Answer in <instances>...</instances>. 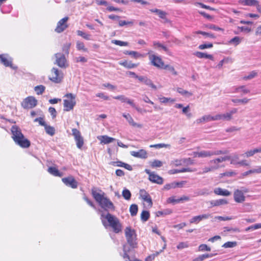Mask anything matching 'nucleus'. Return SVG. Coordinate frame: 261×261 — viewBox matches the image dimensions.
Masks as SVG:
<instances>
[{"label": "nucleus", "instance_id": "774afa93", "mask_svg": "<svg viewBox=\"0 0 261 261\" xmlns=\"http://www.w3.org/2000/svg\"><path fill=\"white\" fill-rule=\"evenodd\" d=\"M239 159V155L238 154H234L232 158L231 157V159H230V160H231L230 164H233V165L238 164L237 163L238 162H237V161Z\"/></svg>", "mask_w": 261, "mask_h": 261}, {"label": "nucleus", "instance_id": "f257e3e1", "mask_svg": "<svg viewBox=\"0 0 261 261\" xmlns=\"http://www.w3.org/2000/svg\"><path fill=\"white\" fill-rule=\"evenodd\" d=\"M101 219L102 223L105 228H107L108 226L111 227L113 231L116 233L122 231V225L119 219L116 216L108 213L106 215L102 214Z\"/></svg>", "mask_w": 261, "mask_h": 261}, {"label": "nucleus", "instance_id": "f8f14e48", "mask_svg": "<svg viewBox=\"0 0 261 261\" xmlns=\"http://www.w3.org/2000/svg\"><path fill=\"white\" fill-rule=\"evenodd\" d=\"M62 180L66 186L72 189H75L77 187L78 182L72 176L63 178Z\"/></svg>", "mask_w": 261, "mask_h": 261}, {"label": "nucleus", "instance_id": "37998d69", "mask_svg": "<svg viewBox=\"0 0 261 261\" xmlns=\"http://www.w3.org/2000/svg\"><path fill=\"white\" fill-rule=\"evenodd\" d=\"M76 32H77V34L79 36H80L82 37L83 38H84L86 40H90V36H91L90 35L87 34L85 33H84L83 31H80V30L77 31Z\"/></svg>", "mask_w": 261, "mask_h": 261}, {"label": "nucleus", "instance_id": "f3484780", "mask_svg": "<svg viewBox=\"0 0 261 261\" xmlns=\"http://www.w3.org/2000/svg\"><path fill=\"white\" fill-rule=\"evenodd\" d=\"M210 216H211V215L209 214H203L201 215L194 216L190 220V223H197L203 219H208Z\"/></svg>", "mask_w": 261, "mask_h": 261}, {"label": "nucleus", "instance_id": "7c9ffc66", "mask_svg": "<svg viewBox=\"0 0 261 261\" xmlns=\"http://www.w3.org/2000/svg\"><path fill=\"white\" fill-rule=\"evenodd\" d=\"M150 217L149 212L147 211H143L141 214V219L143 222L147 221Z\"/></svg>", "mask_w": 261, "mask_h": 261}, {"label": "nucleus", "instance_id": "b1692460", "mask_svg": "<svg viewBox=\"0 0 261 261\" xmlns=\"http://www.w3.org/2000/svg\"><path fill=\"white\" fill-rule=\"evenodd\" d=\"M98 139L101 141V143L105 144L110 143L115 140V138L110 137L107 135L100 136Z\"/></svg>", "mask_w": 261, "mask_h": 261}, {"label": "nucleus", "instance_id": "a18cd8bd", "mask_svg": "<svg viewBox=\"0 0 261 261\" xmlns=\"http://www.w3.org/2000/svg\"><path fill=\"white\" fill-rule=\"evenodd\" d=\"M195 193L198 196L208 195L209 194L208 190L206 188L198 190L196 191Z\"/></svg>", "mask_w": 261, "mask_h": 261}, {"label": "nucleus", "instance_id": "052dcab7", "mask_svg": "<svg viewBox=\"0 0 261 261\" xmlns=\"http://www.w3.org/2000/svg\"><path fill=\"white\" fill-rule=\"evenodd\" d=\"M236 173L235 172L232 171H226L225 172H224L223 173L221 174V176H228V177H231L234 175H236Z\"/></svg>", "mask_w": 261, "mask_h": 261}, {"label": "nucleus", "instance_id": "ea45409f", "mask_svg": "<svg viewBox=\"0 0 261 261\" xmlns=\"http://www.w3.org/2000/svg\"><path fill=\"white\" fill-rule=\"evenodd\" d=\"M163 165V163L160 160H154L150 162V166L152 168L161 167Z\"/></svg>", "mask_w": 261, "mask_h": 261}, {"label": "nucleus", "instance_id": "7ed1b4c3", "mask_svg": "<svg viewBox=\"0 0 261 261\" xmlns=\"http://www.w3.org/2000/svg\"><path fill=\"white\" fill-rule=\"evenodd\" d=\"M125 236L127 243L130 247L133 248L137 247V234L135 230L130 227H126L124 230Z\"/></svg>", "mask_w": 261, "mask_h": 261}, {"label": "nucleus", "instance_id": "dca6fc26", "mask_svg": "<svg viewBox=\"0 0 261 261\" xmlns=\"http://www.w3.org/2000/svg\"><path fill=\"white\" fill-rule=\"evenodd\" d=\"M130 154L134 157L140 159H146L147 158V153L144 149H140L138 151H130Z\"/></svg>", "mask_w": 261, "mask_h": 261}, {"label": "nucleus", "instance_id": "603ef678", "mask_svg": "<svg viewBox=\"0 0 261 261\" xmlns=\"http://www.w3.org/2000/svg\"><path fill=\"white\" fill-rule=\"evenodd\" d=\"M213 155H217L219 154H226L229 153V151L227 150H215L212 151Z\"/></svg>", "mask_w": 261, "mask_h": 261}, {"label": "nucleus", "instance_id": "c85d7f7f", "mask_svg": "<svg viewBox=\"0 0 261 261\" xmlns=\"http://www.w3.org/2000/svg\"><path fill=\"white\" fill-rule=\"evenodd\" d=\"M138 211V206L136 204H132L129 207V212L133 217L137 215Z\"/></svg>", "mask_w": 261, "mask_h": 261}, {"label": "nucleus", "instance_id": "79ce46f5", "mask_svg": "<svg viewBox=\"0 0 261 261\" xmlns=\"http://www.w3.org/2000/svg\"><path fill=\"white\" fill-rule=\"evenodd\" d=\"M261 228V223H257L254 225L250 226L245 229L246 231L253 230Z\"/></svg>", "mask_w": 261, "mask_h": 261}, {"label": "nucleus", "instance_id": "4d7b16f0", "mask_svg": "<svg viewBox=\"0 0 261 261\" xmlns=\"http://www.w3.org/2000/svg\"><path fill=\"white\" fill-rule=\"evenodd\" d=\"M169 145L166 144L164 143H160V144H156L153 145H150V148H161L163 147H167V146H169Z\"/></svg>", "mask_w": 261, "mask_h": 261}, {"label": "nucleus", "instance_id": "ddd939ff", "mask_svg": "<svg viewBox=\"0 0 261 261\" xmlns=\"http://www.w3.org/2000/svg\"><path fill=\"white\" fill-rule=\"evenodd\" d=\"M68 19V17H65L61 19L57 23L55 31L58 33L63 32L67 27L66 22Z\"/></svg>", "mask_w": 261, "mask_h": 261}, {"label": "nucleus", "instance_id": "49530a36", "mask_svg": "<svg viewBox=\"0 0 261 261\" xmlns=\"http://www.w3.org/2000/svg\"><path fill=\"white\" fill-rule=\"evenodd\" d=\"M76 48L78 50H83L84 51H87V48H85L83 42L81 41L76 42Z\"/></svg>", "mask_w": 261, "mask_h": 261}, {"label": "nucleus", "instance_id": "1a4fd4ad", "mask_svg": "<svg viewBox=\"0 0 261 261\" xmlns=\"http://www.w3.org/2000/svg\"><path fill=\"white\" fill-rule=\"evenodd\" d=\"M101 208L107 211H114L115 206L113 202L107 197H106L99 204Z\"/></svg>", "mask_w": 261, "mask_h": 261}, {"label": "nucleus", "instance_id": "e2e57ef3", "mask_svg": "<svg viewBox=\"0 0 261 261\" xmlns=\"http://www.w3.org/2000/svg\"><path fill=\"white\" fill-rule=\"evenodd\" d=\"M182 163L187 165H193L194 164V161L190 158L183 159Z\"/></svg>", "mask_w": 261, "mask_h": 261}, {"label": "nucleus", "instance_id": "3c124183", "mask_svg": "<svg viewBox=\"0 0 261 261\" xmlns=\"http://www.w3.org/2000/svg\"><path fill=\"white\" fill-rule=\"evenodd\" d=\"M237 245V242H227L225 243H224L222 247L227 248H232L235 247Z\"/></svg>", "mask_w": 261, "mask_h": 261}, {"label": "nucleus", "instance_id": "4be33fe9", "mask_svg": "<svg viewBox=\"0 0 261 261\" xmlns=\"http://www.w3.org/2000/svg\"><path fill=\"white\" fill-rule=\"evenodd\" d=\"M48 172L55 176L62 177L63 175L62 172H60L56 167H49L47 170Z\"/></svg>", "mask_w": 261, "mask_h": 261}, {"label": "nucleus", "instance_id": "58836bf2", "mask_svg": "<svg viewBox=\"0 0 261 261\" xmlns=\"http://www.w3.org/2000/svg\"><path fill=\"white\" fill-rule=\"evenodd\" d=\"M45 89V86L38 85L35 87L34 90L38 95L42 94Z\"/></svg>", "mask_w": 261, "mask_h": 261}, {"label": "nucleus", "instance_id": "8fccbe9b", "mask_svg": "<svg viewBox=\"0 0 261 261\" xmlns=\"http://www.w3.org/2000/svg\"><path fill=\"white\" fill-rule=\"evenodd\" d=\"M229 42L230 44H233L235 45H237L239 44L241 42V39L239 37L236 36V37H233V38H232L229 41Z\"/></svg>", "mask_w": 261, "mask_h": 261}, {"label": "nucleus", "instance_id": "a19ab883", "mask_svg": "<svg viewBox=\"0 0 261 261\" xmlns=\"http://www.w3.org/2000/svg\"><path fill=\"white\" fill-rule=\"evenodd\" d=\"M172 213V211L170 209H166L163 211H158L156 213V216L157 217H160L162 215H169Z\"/></svg>", "mask_w": 261, "mask_h": 261}, {"label": "nucleus", "instance_id": "bb28decb", "mask_svg": "<svg viewBox=\"0 0 261 261\" xmlns=\"http://www.w3.org/2000/svg\"><path fill=\"white\" fill-rule=\"evenodd\" d=\"M123 53L125 55H130L135 59L143 57V55L142 54L136 51L125 50Z\"/></svg>", "mask_w": 261, "mask_h": 261}, {"label": "nucleus", "instance_id": "de8ad7c7", "mask_svg": "<svg viewBox=\"0 0 261 261\" xmlns=\"http://www.w3.org/2000/svg\"><path fill=\"white\" fill-rule=\"evenodd\" d=\"M163 69L168 70L174 75H176L177 74V72L175 71L174 68L172 66L169 65H165Z\"/></svg>", "mask_w": 261, "mask_h": 261}, {"label": "nucleus", "instance_id": "20e7f679", "mask_svg": "<svg viewBox=\"0 0 261 261\" xmlns=\"http://www.w3.org/2000/svg\"><path fill=\"white\" fill-rule=\"evenodd\" d=\"M64 97H67L69 99L64 100V111H69L73 109V107L76 104L75 100V97L72 93H67L65 95Z\"/></svg>", "mask_w": 261, "mask_h": 261}, {"label": "nucleus", "instance_id": "e433bc0d", "mask_svg": "<svg viewBox=\"0 0 261 261\" xmlns=\"http://www.w3.org/2000/svg\"><path fill=\"white\" fill-rule=\"evenodd\" d=\"M245 6H256L258 5V2L256 0H244L242 1Z\"/></svg>", "mask_w": 261, "mask_h": 261}, {"label": "nucleus", "instance_id": "9d476101", "mask_svg": "<svg viewBox=\"0 0 261 261\" xmlns=\"http://www.w3.org/2000/svg\"><path fill=\"white\" fill-rule=\"evenodd\" d=\"M72 135L74 137L77 148H81L84 144V139L81 135L80 132L76 128L72 129Z\"/></svg>", "mask_w": 261, "mask_h": 261}, {"label": "nucleus", "instance_id": "a211bd4d", "mask_svg": "<svg viewBox=\"0 0 261 261\" xmlns=\"http://www.w3.org/2000/svg\"><path fill=\"white\" fill-rule=\"evenodd\" d=\"M122 116L127 120V121H128L130 125H132L133 126L137 127L138 128L142 127L141 124L137 123L135 122H134L133 118L129 114L124 113L123 114Z\"/></svg>", "mask_w": 261, "mask_h": 261}, {"label": "nucleus", "instance_id": "69168bd1", "mask_svg": "<svg viewBox=\"0 0 261 261\" xmlns=\"http://www.w3.org/2000/svg\"><path fill=\"white\" fill-rule=\"evenodd\" d=\"M71 44L69 43H67L64 44L63 46V50L67 54H69V49L70 47Z\"/></svg>", "mask_w": 261, "mask_h": 261}, {"label": "nucleus", "instance_id": "bf43d9fd", "mask_svg": "<svg viewBox=\"0 0 261 261\" xmlns=\"http://www.w3.org/2000/svg\"><path fill=\"white\" fill-rule=\"evenodd\" d=\"M239 90H241L244 94H247L250 92V90L246 89L244 86H241L237 88L236 92H238Z\"/></svg>", "mask_w": 261, "mask_h": 261}, {"label": "nucleus", "instance_id": "5701e85b", "mask_svg": "<svg viewBox=\"0 0 261 261\" xmlns=\"http://www.w3.org/2000/svg\"><path fill=\"white\" fill-rule=\"evenodd\" d=\"M228 201L225 199H221L215 200H212L210 201V203L212 206H219L221 205H224L227 204Z\"/></svg>", "mask_w": 261, "mask_h": 261}, {"label": "nucleus", "instance_id": "423d86ee", "mask_svg": "<svg viewBox=\"0 0 261 261\" xmlns=\"http://www.w3.org/2000/svg\"><path fill=\"white\" fill-rule=\"evenodd\" d=\"M56 61L55 64H57L59 67L62 68H66L68 66L67 60L64 54L61 53H57L55 55Z\"/></svg>", "mask_w": 261, "mask_h": 261}, {"label": "nucleus", "instance_id": "c9c22d12", "mask_svg": "<svg viewBox=\"0 0 261 261\" xmlns=\"http://www.w3.org/2000/svg\"><path fill=\"white\" fill-rule=\"evenodd\" d=\"M212 155V150H203L200 151V158H206Z\"/></svg>", "mask_w": 261, "mask_h": 261}, {"label": "nucleus", "instance_id": "cd10ccee", "mask_svg": "<svg viewBox=\"0 0 261 261\" xmlns=\"http://www.w3.org/2000/svg\"><path fill=\"white\" fill-rule=\"evenodd\" d=\"M0 62L5 66L8 67L9 66H11L12 60L11 59L8 60L5 57H4L3 55H0Z\"/></svg>", "mask_w": 261, "mask_h": 261}, {"label": "nucleus", "instance_id": "39448f33", "mask_svg": "<svg viewBox=\"0 0 261 261\" xmlns=\"http://www.w3.org/2000/svg\"><path fill=\"white\" fill-rule=\"evenodd\" d=\"M37 105V99L33 96H28L21 102V106L25 109H32Z\"/></svg>", "mask_w": 261, "mask_h": 261}, {"label": "nucleus", "instance_id": "aec40b11", "mask_svg": "<svg viewBox=\"0 0 261 261\" xmlns=\"http://www.w3.org/2000/svg\"><path fill=\"white\" fill-rule=\"evenodd\" d=\"M214 192L215 194L224 196H228L231 194V193L226 189H223L221 188L215 189Z\"/></svg>", "mask_w": 261, "mask_h": 261}, {"label": "nucleus", "instance_id": "9b49d317", "mask_svg": "<svg viewBox=\"0 0 261 261\" xmlns=\"http://www.w3.org/2000/svg\"><path fill=\"white\" fill-rule=\"evenodd\" d=\"M149 59L151 60L152 64L159 68L163 69L165 66L164 62L162 61V59L155 55H152L149 56Z\"/></svg>", "mask_w": 261, "mask_h": 261}, {"label": "nucleus", "instance_id": "5fc2aeb1", "mask_svg": "<svg viewBox=\"0 0 261 261\" xmlns=\"http://www.w3.org/2000/svg\"><path fill=\"white\" fill-rule=\"evenodd\" d=\"M230 159H231L230 156L227 155V156H225L223 157L218 158L217 159H215V160H216V162H217L218 163V164H219V163H220L222 162H224V161L229 160Z\"/></svg>", "mask_w": 261, "mask_h": 261}, {"label": "nucleus", "instance_id": "f704fd0d", "mask_svg": "<svg viewBox=\"0 0 261 261\" xmlns=\"http://www.w3.org/2000/svg\"><path fill=\"white\" fill-rule=\"evenodd\" d=\"M122 195L125 200H129L131 198L132 194L129 190L124 189L122 191Z\"/></svg>", "mask_w": 261, "mask_h": 261}, {"label": "nucleus", "instance_id": "0e129e2a", "mask_svg": "<svg viewBox=\"0 0 261 261\" xmlns=\"http://www.w3.org/2000/svg\"><path fill=\"white\" fill-rule=\"evenodd\" d=\"M189 247V244L187 242H180L177 246V248L178 249H182L184 248H188Z\"/></svg>", "mask_w": 261, "mask_h": 261}, {"label": "nucleus", "instance_id": "412c9836", "mask_svg": "<svg viewBox=\"0 0 261 261\" xmlns=\"http://www.w3.org/2000/svg\"><path fill=\"white\" fill-rule=\"evenodd\" d=\"M131 249L132 248L130 246L127 244H124L123 246V251L124 252L123 257L125 259V261H130V258L128 253L130 251Z\"/></svg>", "mask_w": 261, "mask_h": 261}, {"label": "nucleus", "instance_id": "393cba45", "mask_svg": "<svg viewBox=\"0 0 261 261\" xmlns=\"http://www.w3.org/2000/svg\"><path fill=\"white\" fill-rule=\"evenodd\" d=\"M119 64L127 69L135 68L138 65V64L133 63L132 62H128L127 61H121L119 62Z\"/></svg>", "mask_w": 261, "mask_h": 261}, {"label": "nucleus", "instance_id": "4468645a", "mask_svg": "<svg viewBox=\"0 0 261 261\" xmlns=\"http://www.w3.org/2000/svg\"><path fill=\"white\" fill-rule=\"evenodd\" d=\"M234 199L238 203H241L245 201V197L243 192L240 190H236L233 194Z\"/></svg>", "mask_w": 261, "mask_h": 261}, {"label": "nucleus", "instance_id": "09e8293b", "mask_svg": "<svg viewBox=\"0 0 261 261\" xmlns=\"http://www.w3.org/2000/svg\"><path fill=\"white\" fill-rule=\"evenodd\" d=\"M211 250V248L210 247H208L206 244H201L198 247V251H210Z\"/></svg>", "mask_w": 261, "mask_h": 261}, {"label": "nucleus", "instance_id": "c756f323", "mask_svg": "<svg viewBox=\"0 0 261 261\" xmlns=\"http://www.w3.org/2000/svg\"><path fill=\"white\" fill-rule=\"evenodd\" d=\"M44 127L45 132L47 134L51 136L54 135V134H55V129L54 127L48 125H47V124H46Z\"/></svg>", "mask_w": 261, "mask_h": 261}, {"label": "nucleus", "instance_id": "a878e982", "mask_svg": "<svg viewBox=\"0 0 261 261\" xmlns=\"http://www.w3.org/2000/svg\"><path fill=\"white\" fill-rule=\"evenodd\" d=\"M194 55L200 59L206 58V59H210L211 60H213V57L212 55L207 54L206 53H202V52H200V51H196L194 54Z\"/></svg>", "mask_w": 261, "mask_h": 261}, {"label": "nucleus", "instance_id": "2eb2a0df", "mask_svg": "<svg viewBox=\"0 0 261 261\" xmlns=\"http://www.w3.org/2000/svg\"><path fill=\"white\" fill-rule=\"evenodd\" d=\"M140 195L144 201L148 203V205L150 206H152V199H151L150 195L145 190H144V189L140 190Z\"/></svg>", "mask_w": 261, "mask_h": 261}, {"label": "nucleus", "instance_id": "6e6d98bb", "mask_svg": "<svg viewBox=\"0 0 261 261\" xmlns=\"http://www.w3.org/2000/svg\"><path fill=\"white\" fill-rule=\"evenodd\" d=\"M214 256L213 254L210 253V254H204L202 255H199L198 257L199 258L200 261H203L205 259L207 258L212 257Z\"/></svg>", "mask_w": 261, "mask_h": 261}, {"label": "nucleus", "instance_id": "2f4dec72", "mask_svg": "<svg viewBox=\"0 0 261 261\" xmlns=\"http://www.w3.org/2000/svg\"><path fill=\"white\" fill-rule=\"evenodd\" d=\"M211 121V115H204L201 117L200 118L197 119L196 120V122L198 124L203 122H208Z\"/></svg>", "mask_w": 261, "mask_h": 261}, {"label": "nucleus", "instance_id": "6e6552de", "mask_svg": "<svg viewBox=\"0 0 261 261\" xmlns=\"http://www.w3.org/2000/svg\"><path fill=\"white\" fill-rule=\"evenodd\" d=\"M51 72L53 76L49 77V80L55 83H60L63 78L61 71H59L57 68L53 67L51 70Z\"/></svg>", "mask_w": 261, "mask_h": 261}, {"label": "nucleus", "instance_id": "473e14b6", "mask_svg": "<svg viewBox=\"0 0 261 261\" xmlns=\"http://www.w3.org/2000/svg\"><path fill=\"white\" fill-rule=\"evenodd\" d=\"M196 34H201L204 36L205 38H215L216 36L215 35L211 33H207L205 32H203L201 31H198L196 32Z\"/></svg>", "mask_w": 261, "mask_h": 261}, {"label": "nucleus", "instance_id": "4c0bfd02", "mask_svg": "<svg viewBox=\"0 0 261 261\" xmlns=\"http://www.w3.org/2000/svg\"><path fill=\"white\" fill-rule=\"evenodd\" d=\"M143 83H144L146 85L151 87L152 89L154 90L157 89L156 86L155 85H154L152 81L150 79H148L147 76L144 80Z\"/></svg>", "mask_w": 261, "mask_h": 261}, {"label": "nucleus", "instance_id": "6ab92c4d", "mask_svg": "<svg viewBox=\"0 0 261 261\" xmlns=\"http://www.w3.org/2000/svg\"><path fill=\"white\" fill-rule=\"evenodd\" d=\"M92 194L95 200L99 203V204L106 197L104 196L105 193L103 192L102 194H100L93 190H92Z\"/></svg>", "mask_w": 261, "mask_h": 261}, {"label": "nucleus", "instance_id": "c03bdc74", "mask_svg": "<svg viewBox=\"0 0 261 261\" xmlns=\"http://www.w3.org/2000/svg\"><path fill=\"white\" fill-rule=\"evenodd\" d=\"M111 42L113 44H115L119 46H127L128 45V43L127 42L122 41L120 40H112Z\"/></svg>", "mask_w": 261, "mask_h": 261}, {"label": "nucleus", "instance_id": "13d9d810", "mask_svg": "<svg viewBox=\"0 0 261 261\" xmlns=\"http://www.w3.org/2000/svg\"><path fill=\"white\" fill-rule=\"evenodd\" d=\"M213 46V45L212 43H208L200 44L198 46V48L200 49H204L206 48H212Z\"/></svg>", "mask_w": 261, "mask_h": 261}, {"label": "nucleus", "instance_id": "0eeeda50", "mask_svg": "<svg viewBox=\"0 0 261 261\" xmlns=\"http://www.w3.org/2000/svg\"><path fill=\"white\" fill-rule=\"evenodd\" d=\"M145 172L149 175L148 179L153 183L162 185L163 183V178L150 170L146 169Z\"/></svg>", "mask_w": 261, "mask_h": 261}, {"label": "nucleus", "instance_id": "680f3d73", "mask_svg": "<svg viewBox=\"0 0 261 261\" xmlns=\"http://www.w3.org/2000/svg\"><path fill=\"white\" fill-rule=\"evenodd\" d=\"M133 21H125V20H119V25L120 27H123L125 25H133Z\"/></svg>", "mask_w": 261, "mask_h": 261}, {"label": "nucleus", "instance_id": "338daca9", "mask_svg": "<svg viewBox=\"0 0 261 261\" xmlns=\"http://www.w3.org/2000/svg\"><path fill=\"white\" fill-rule=\"evenodd\" d=\"M48 112L52 116L53 118H55L57 116V111L56 109L53 107H50L48 109Z\"/></svg>", "mask_w": 261, "mask_h": 261}, {"label": "nucleus", "instance_id": "864d4df0", "mask_svg": "<svg viewBox=\"0 0 261 261\" xmlns=\"http://www.w3.org/2000/svg\"><path fill=\"white\" fill-rule=\"evenodd\" d=\"M250 100V99H247V98H244L243 99H232L231 101L234 103H247Z\"/></svg>", "mask_w": 261, "mask_h": 261}, {"label": "nucleus", "instance_id": "f03ea898", "mask_svg": "<svg viewBox=\"0 0 261 261\" xmlns=\"http://www.w3.org/2000/svg\"><path fill=\"white\" fill-rule=\"evenodd\" d=\"M11 130L12 134V138L17 145L24 148L30 146V141L25 138L20 128L16 125H13Z\"/></svg>", "mask_w": 261, "mask_h": 261}, {"label": "nucleus", "instance_id": "72a5a7b5", "mask_svg": "<svg viewBox=\"0 0 261 261\" xmlns=\"http://www.w3.org/2000/svg\"><path fill=\"white\" fill-rule=\"evenodd\" d=\"M177 91L181 95L185 96L187 97H189L192 95V93L191 92H189L187 90H185L181 88H178L177 89Z\"/></svg>", "mask_w": 261, "mask_h": 261}]
</instances>
